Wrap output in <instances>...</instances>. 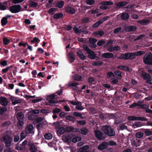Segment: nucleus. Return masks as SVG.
<instances>
[{"mask_svg": "<svg viewBox=\"0 0 152 152\" xmlns=\"http://www.w3.org/2000/svg\"><path fill=\"white\" fill-rule=\"evenodd\" d=\"M145 51H139L133 53H121L120 56L117 57V58L118 59L133 60L135 59L136 56H141L145 54Z\"/></svg>", "mask_w": 152, "mask_h": 152, "instance_id": "obj_1", "label": "nucleus"}, {"mask_svg": "<svg viewBox=\"0 0 152 152\" xmlns=\"http://www.w3.org/2000/svg\"><path fill=\"white\" fill-rule=\"evenodd\" d=\"M101 130L105 134L109 136L114 137L115 135V131L111 127L109 126H102Z\"/></svg>", "mask_w": 152, "mask_h": 152, "instance_id": "obj_2", "label": "nucleus"}, {"mask_svg": "<svg viewBox=\"0 0 152 152\" xmlns=\"http://www.w3.org/2000/svg\"><path fill=\"white\" fill-rule=\"evenodd\" d=\"M143 61L145 64L152 66V53L150 52L146 53L143 57Z\"/></svg>", "mask_w": 152, "mask_h": 152, "instance_id": "obj_3", "label": "nucleus"}, {"mask_svg": "<svg viewBox=\"0 0 152 152\" xmlns=\"http://www.w3.org/2000/svg\"><path fill=\"white\" fill-rule=\"evenodd\" d=\"M2 139L6 147L8 148L11 146L13 139L10 135H6L3 136Z\"/></svg>", "mask_w": 152, "mask_h": 152, "instance_id": "obj_4", "label": "nucleus"}, {"mask_svg": "<svg viewBox=\"0 0 152 152\" xmlns=\"http://www.w3.org/2000/svg\"><path fill=\"white\" fill-rule=\"evenodd\" d=\"M16 118L18 120L17 123L18 125L20 126H23L24 124V114L21 112L18 113L16 114Z\"/></svg>", "mask_w": 152, "mask_h": 152, "instance_id": "obj_5", "label": "nucleus"}, {"mask_svg": "<svg viewBox=\"0 0 152 152\" xmlns=\"http://www.w3.org/2000/svg\"><path fill=\"white\" fill-rule=\"evenodd\" d=\"M9 10L13 13L19 12L22 11V9L20 4L13 5L10 7Z\"/></svg>", "mask_w": 152, "mask_h": 152, "instance_id": "obj_6", "label": "nucleus"}, {"mask_svg": "<svg viewBox=\"0 0 152 152\" xmlns=\"http://www.w3.org/2000/svg\"><path fill=\"white\" fill-rule=\"evenodd\" d=\"M100 4L102 6L99 7L100 10H106L110 8V7L108 6L113 5V2L112 1H103L100 3Z\"/></svg>", "mask_w": 152, "mask_h": 152, "instance_id": "obj_7", "label": "nucleus"}, {"mask_svg": "<svg viewBox=\"0 0 152 152\" xmlns=\"http://www.w3.org/2000/svg\"><path fill=\"white\" fill-rule=\"evenodd\" d=\"M96 137L99 140H104L105 138V136L103 133L99 130H96L94 131Z\"/></svg>", "mask_w": 152, "mask_h": 152, "instance_id": "obj_8", "label": "nucleus"}, {"mask_svg": "<svg viewBox=\"0 0 152 152\" xmlns=\"http://www.w3.org/2000/svg\"><path fill=\"white\" fill-rule=\"evenodd\" d=\"M56 95L54 94H51L48 96L47 100L50 104L58 103L59 101L57 100H54Z\"/></svg>", "mask_w": 152, "mask_h": 152, "instance_id": "obj_9", "label": "nucleus"}, {"mask_svg": "<svg viewBox=\"0 0 152 152\" xmlns=\"http://www.w3.org/2000/svg\"><path fill=\"white\" fill-rule=\"evenodd\" d=\"M66 12L70 14H73L76 12L75 10L72 7L68 6L65 8Z\"/></svg>", "mask_w": 152, "mask_h": 152, "instance_id": "obj_10", "label": "nucleus"}, {"mask_svg": "<svg viewBox=\"0 0 152 152\" xmlns=\"http://www.w3.org/2000/svg\"><path fill=\"white\" fill-rule=\"evenodd\" d=\"M33 129V126L31 124H29L27 126L25 132L26 134H32Z\"/></svg>", "mask_w": 152, "mask_h": 152, "instance_id": "obj_11", "label": "nucleus"}, {"mask_svg": "<svg viewBox=\"0 0 152 152\" xmlns=\"http://www.w3.org/2000/svg\"><path fill=\"white\" fill-rule=\"evenodd\" d=\"M141 77L144 80H150L151 77L149 74L143 72L141 74Z\"/></svg>", "mask_w": 152, "mask_h": 152, "instance_id": "obj_12", "label": "nucleus"}, {"mask_svg": "<svg viewBox=\"0 0 152 152\" xmlns=\"http://www.w3.org/2000/svg\"><path fill=\"white\" fill-rule=\"evenodd\" d=\"M0 103L2 105L4 106H7L8 103L7 99L2 96L0 97Z\"/></svg>", "mask_w": 152, "mask_h": 152, "instance_id": "obj_13", "label": "nucleus"}, {"mask_svg": "<svg viewBox=\"0 0 152 152\" xmlns=\"http://www.w3.org/2000/svg\"><path fill=\"white\" fill-rule=\"evenodd\" d=\"M102 57L104 58L108 59L113 58L114 55L112 53L107 52L102 54Z\"/></svg>", "mask_w": 152, "mask_h": 152, "instance_id": "obj_14", "label": "nucleus"}, {"mask_svg": "<svg viewBox=\"0 0 152 152\" xmlns=\"http://www.w3.org/2000/svg\"><path fill=\"white\" fill-rule=\"evenodd\" d=\"M108 145V144L107 142H104L100 144L98 146V148L99 150L102 151L106 148Z\"/></svg>", "mask_w": 152, "mask_h": 152, "instance_id": "obj_15", "label": "nucleus"}, {"mask_svg": "<svg viewBox=\"0 0 152 152\" xmlns=\"http://www.w3.org/2000/svg\"><path fill=\"white\" fill-rule=\"evenodd\" d=\"M87 53L88 54V57L91 59H94L96 58L97 57L96 54L92 50L89 51L88 53Z\"/></svg>", "mask_w": 152, "mask_h": 152, "instance_id": "obj_16", "label": "nucleus"}, {"mask_svg": "<svg viewBox=\"0 0 152 152\" xmlns=\"http://www.w3.org/2000/svg\"><path fill=\"white\" fill-rule=\"evenodd\" d=\"M137 22L141 25L145 26L148 24L150 23V21L149 20L143 19L138 20Z\"/></svg>", "mask_w": 152, "mask_h": 152, "instance_id": "obj_17", "label": "nucleus"}, {"mask_svg": "<svg viewBox=\"0 0 152 152\" xmlns=\"http://www.w3.org/2000/svg\"><path fill=\"white\" fill-rule=\"evenodd\" d=\"M64 1H63L61 0L58 1L55 4V6L58 7L60 9L62 8L64 6Z\"/></svg>", "mask_w": 152, "mask_h": 152, "instance_id": "obj_18", "label": "nucleus"}, {"mask_svg": "<svg viewBox=\"0 0 152 152\" xmlns=\"http://www.w3.org/2000/svg\"><path fill=\"white\" fill-rule=\"evenodd\" d=\"M129 15L128 13L124 12L122 13L121 15V19L126 20H127L129 18Z\"/></svg>", "mask_w": 152, "mask_h": 152, "instance_id": "obj_19", "label": "nucleus"}, {"mask_svg": "<svg viewBox=\"0 0 152 152\" xmlns=\"http://www.w3.org/2000/svg\"><path fill=\"white\" fill-rule=\"evenodd\" d=\"M93 34L95 37L96 36L98 37H102L104 34V31L102 30H100L98 31H96L94 32Z\"/></svg>", "mask_w": 152, "mask_h": 152, "instance_id": "obj_20", "label": "nucleus"}, {"mask_svg": "<svg viewBox=\"0 0 152 152\" xmlns=\"http://www.w3.org/2000/svg\"><path fill=\"white\" fill-rule=\"evenodd\" d=\"M89 148L88 145L84 146L79 148L78 152H88L87 150Z\"/></svg>", "mask_w": 152, "mask_h": 152, "instance_id": "obj_21", "label": "nucleus"}, {"mask_svg": "<svg viewBox=\"0 0 152 152\" xmlns=\"http://www.w3.org/2000/svg\"><path fill=\"white\" fill-rule=\"evenodd\" d=\"M77 56L83 61L86 58V56L82 53V51L80 50L77 52Z\"/></svg>", "mask_w": 152, "mask_h": 152, "instance_id": "obj_22", "label": "nucleus"}, {"mask_svg": "<svg viewBox=\"0 0 152 152\" xmlns=\"http://www.w3.org/2000/svg\"><path fill=\"white\" fill-rule=\"evenodd\" d=\"M116 68L117 69H119L125 71H129V66L125 65L118 66H117Z\"/></svg>", "mask_w": 152, "mask_h": 152, "instance_id": "obj_23", "label": "nucleus"}, {"mask_svg": "<svg viewBox=\"0 0 152 152\" xmlns=\"http://www.w3.org/2000/svg\"><path fill=\"white\" fill-rule=\"evenodd\" d=\"M66 129L63 127L59 128L57 130V133L58 134L61 135L63 134L65 132Z\"/></svg>", "mask_w": 152, "mask_h": 152, "instance_id": "obj_24", "label": "nucleus"}, {"mask_svg": "<svg viewBox=\"0 0 152 152\" xmlns=\"http://www.w3.org/2000/svg\"><path fill=\"white\" fill-rule=\"evenodd\" d=\"M136 29V27L132 26H128L125 28V30L129 32L135 31Z\"/></svg>", "mask_w": 152, "mask_h": 152, "instance_id": "obj_25", "label": "nucleus"}, {"mask_svg": "<svg viewBox=\"0 0 152 152\" xmlns=\"http://www.w3.org/2000/svg\"><path fill=\"white\" fill-rule=\"evenodd\" d=\"M128 3L126 1H120L118 3H116L115 5L117 7H122L123 6H125L126 4H127Z\"/></svg>", "mask_w": 152, "mask_h": 152, "instance_id": "obj_26", "label": "nucleus"}, {"mask_svg": "<svg viewBox=\"0 0 152 152\" xmlns=\"http://www.w3.org/2000/svg\"><path fill=\"white\" fill-rule=\"evenodd\" d=\"M63 16V13L61 12L57 13L54 15L53 18L54 19H58L62 18Z\"/></svg>", "mask_w": 152, "mask_h": 152, "instance_id": "obj_27", "label": "nucleus"}, {"mask_svg": "<svg viewBox=\"0 0 152 152\" xmlns=\"http://www.w3.org/2000/svg\"><path fill=\"white\" fill-rule=\"evenodd\" d=\"M143 132L146 136H149L152 135V132L149 129H144Z\"/></svg>", "mask_w": 152, "mask_h": 152, "instance_id": "obj_28", "label": "nucleus"}, {"mask_svg": "<svg viewBox=\"0 0 152 152\" xmlns=\"http://www.w3.org/2000/svg\"><path fill=\"white\" fill-rule=\"evenodd\" d=\"M29 2V7L32 8L36 7L38 5V3L35 2L32 0H30Z\"/></svg>", "mask_w": 152, "mask_h": 152, "instance_id": "obj_29", "label": "nucleus"}, {"mask_svg": "<svg viewBox=\"0 0 152 152\" xmlns=\"http://www.w3.org/2000/svg\"><path fill=\"white\" fill-rule=\"evenodd\" d=\"M66 119L70 121H72V123L76 121V118L71 115H67L65 117Z\"/></svg>", "mask_w": 152, "mask_h": 152, "instance_id": "obj_30", "label": "nucleus"}, {"mask_svg": "<svg viewBox=\"0 0 152 152\" xmlns=\"http://www.w3.org/2000/svg\"><path fill=\"white\" fill-rule=\"evenodd\" d=\"M76 130L72 126H68L66 128V131L67 132H75Z\"/></svg>", "mask_w": 152, "mask_h": 152, "instance_id": "obj_31", "label": "nucleus"}, {"mask_svg": "<svg viewBox=\"0 0 152 152\" xmlns=\"http://www.w3.org/2000/svg\"><path fill=\"white\" fill-rule=\"evenodd\" d=\"M82 78V77L79 75L76 74L73 76V78L74 80L80 81L81 80Z\"/></svg>", "mask_w": 152, "mask_h": 152, "instance_id": "obj_32", "label": "nucleus"}, {"mask_svg": "<svg viewBox=\"0 0 152 152\" xmlns=\"http://www.w3.org/2000/svg\"><path fill=\"white\" fill-rule=\"evenodd\" d=\"M1 23L3 26L6 25L8 23L7 18L5 17H3L1 20Z\"/></svg>", "mask_w": 152, "mask_h": 152, "instance_id": "obj_33", "label": "nucleus"}, {"mask_svg": "<svg viewBox=\"0 0 152 152\" xmlns=\"http://www.w3.org/2000/svg\"><path fill=\"white\" fill-rule=\"evenodd\" d=\"M81 140V138L80 137L75 136L72 137V141L73 142H76L80 141Z\"/></svg>", "mask_w": 152, "mask_h": 152, "instance_id": "obj_34", "label": "nucleus"}, {"mask_svg": "<svg viewBox=\"0 0 152 152\" xmlns=\"http://www.w3.org/2000/svg\"><path fill=\"white\" fill-rule=\"evenodd\" d=\"M103 64L102 61H94L92 63V65L94 66H98L101 65Z\"/></svg>", "mask_w": 152, "mask_h": 152, "instance_id": "obj_35", "label": "nucleus"}, {"mask_svg": "<svg viewBox=\"0 0 152 152\" xmlns=\"http://www.w3.org/2000/svg\"><path fill=\"white\" fill-rule=\"evenodd\" d=\"M115 75H116L118 77V78L119 79H121L122 77V75L121 74V72L119 70H117L114 72Z\"/></svg>", "mask_w": 152, "mask_h": 152, "instance_id": "obj_36", "label": "nucleus"}, {"mask_svg": "<svg viewBox=\"0 0 152 152\" xmlns=\"http://www.w3.org/2000/svg\"><path fill=\"white\" fill-rule=\"evenodd\" d=\"M81 133L84 135H86L88 132V130L85 127H83L80 129Z\"/></svg>", "mask_w": 152, "mask_h": 152, "instance_id": "obj_37", "label": "nucleus"}, {"mask_svg": "<svg viewBox=\"0 0 152 152\" xmlns=\"http://www.w3.org/2000/svg\"><path fill=\"white\" fill-rule=\"evenodd\" d=\"M7 108L6 107H4L0 108V114L1 115H3L7 111Z\"/></svg>", "mask_w": 152, "mask_h": 152, "instance_id": "obj_38", "label": "nucleus"}, {"mask_svg": "<svg viewBox=\"0 0 152 152\" xmlns=\"http://www.w3.org/2000/svg\"><path fill=\"white\" fill-rule=\"evenodd\" d=\"M3 43L4 45H8L10 42V41L7 37H4L3 38Z\"/></svg>", "mask_w": 152, "mask_h": 152, "instance_id": "obj_39", "label": "nucleus"}, {"mask_svg": "<svg viewBox=\"0 0 152 152\" xmlns=\"http://www.w3.org/2000/svg\"><path fill=\"white\" fill-rule=\"evenodd\" d=\"M53 137V136L50 133H48L45 134L44 136L45 138L48 140L51 139Z\"/></svg>", "mask_w": 152, "mask_h": 152, "instance_id": "obj_40", "label": "nucleus"}, {"mask_svg": "<svg viewBox=\"0 0 152 152\" xmlns=\"http://www.w3.org/2000/svg\"><path fill=\"white\" fill-rule=\"evenodd\" d=\"M69 57L71 59L70 60V63H72L75 60L74 55L73 53H70L69 54Z\"/></svg>", "mask_w": 152, "mask_h": 152, "instance_id": "obj_41", "label": "nucleus"}, {"mask_svg": "<svg viewBox=\"0 0 152 152\" xmlns=\"http://www.w3.org/2000/svg\"><path fill=\"white\" fill-rule=\"evenodd\" d=\"M64 138H65V140L66 142H69L71 141V140H72V137L71 135H69V134L66 136Z\"/></svg>", "mask_w": 152, "mask_h": 152, "instance_id": "obj_42", "label": "nucleus"}, {"mask_svg": "<svg viewBox=\"0 0 152 152\" xmlns=\"http://www.w3.org/2000/svg\"><path fill=\"white\" fill-rule=\"evenodd\" d=\"M31 152H36L37 150L36 146L34 145H31L30 147Z\"/></svg>", "mask_w": 152, "mask_h": 152, "instance_id": "obj_43", "label": "nucleus"}, {"mask_svg": "<svg viewBox=\"0 0 152 152\" xmlns=\"http://www.w3.org/2000/svg\"><path fill=\"white\" fill-rule=\"evenodd\" d=\"M143 133L141 132H137L136 133L135 136L136 137L140 138L143 137Z\"/></svg>", "mask_w": 152, "mask_h": 152, "instance_id": "obj_44", "label": "nucleus"}, {"mask_svg": "<svg viewBox=\"0 0 152 152\" xmlns=\"http://www.w3.org/2000/svg\"><path fill=\"white\" fill-rule=\"evenodd\" d=\"M113 42V40L112 39H109L108 40V42L104 45V47L106 48L108 45H111Z\"/></svg>", "mask_w": 152, "mask_h": 152, "instance_id": "obj_45", "label": "nucleus"}, {"mask_svg": "<svg viewBox=\"0 0 152 152\" xmlns=\"http://www.w3.org/2000/svg\"><path fill=\"white\" fill-rule=\"evenodd\" d=\"M107 77L108 78H111L112 77H115V76L114 74L112 72H109L107 74Z\"/></svg>", "mask_w": 152, "mask_h": 152, "instance_id": "obj_46", "label": "nucleus"}, {"mask_svg": "<svg viewBox=\"0 0 152 152\" xmlns=\"http://www.w3.org/2000/svg\"><path fill=\"white\" fill-rule=\"evenodd\" d=\"M76 122L77 124L81 125H85L86 124V122L85 120L82 121H77Z\"/></svg>", "mask_w": 152, "mask_h": 152, "instance_id": "obj_47", "label": "nucleus"}, {"mask_svg": "<svg viewBox=\"0 0 152 152\" xmlns=\"http://www.w3.org/2000/svg\"><path fill=\"white\" fill-rule=\"evenodd\" d=\"M73 115L76 117H80L81 118H84V117L83 116H82V114L81 113H80L77 112H74L73 113Z\"/></svg>", "mask_w": 152, "mask_h": 152, "instance_id": "obj_48", "label": "nucleus"}, {"mask_svg": "<svg viewBox=\"0 0 152 152\" xmlns=\"http://www.w3.org/2000/svg\"><path fill=\"white\" fill-rule=\"evenodd\" d=\"M102 24L101 22L99 20L92 25V27L93 28H96Z\"/></svg>", "mask_w": 152, "mask_h": 152, "instance_id": "obj_49", "label": "nucleus"}, {"mask_svg": "<svg viewBox=\"0 0 152 152\" xmlns=\"http://www.w3.org/2000/svg\"><path fill=\"white\" fill-rule=\"evenodd\" d=\"M57 9L55 8H52L48 10V12L49 14H53L56 12Z\"/></svg>", "mask_w": 152, "mask_h": 152, "instance_id": "obj_50", "label": "nucleus"}, {"mask_svg": "<svg viewBox=\"0 0 152 152\" xmlns=\"http://www.w3.org/2000/svg\"><path fill=\"white\" fill-rule=\"evenodd\" d=\"M82 23H87L89 22V18L88 17H85L81 19Z\"/></svg>", "mask_w": 152, "mask_h": 152, "instance_id": "obj_51", "label": "nucleus"}, {"mask_svg": "<svg viewBox=\"0 0 152 152\" xmlns=\"http://www.w3.org/2000/svg\"><path fill=\"white\" fill-rule=\"evenodd\" d=\"M137 120L142 121H147L148 119L145 117H137Z\"/></svg>", "mask_w": 152, "mask_h": 152, "instance_id": "obj_52", "label": "nucleus"}, {"mask_svg": "<svg viewBox=\"0 0 152 152\" xmlns=\"http://www.w3.org/2000/svg\"><path fill=\"white\" fill-rule=\"evenodd\" d=\"M83 48L86 51L87 53H88L91 50L89 48L88 46L86 44L83 45Z\"/></svg>", "mask_w": 152, "mask_h": 152, "instance_id": "obj_53", "label": "nucleus"}, {"mask_svg": "<svg viewBox=\"0 0 152 152\" xmlns=\"http://www.w3.org/2000/svg\"><path fill=\"white\" fill-rule=\"evenodd\" d=\"M105 43V41L103 40H100L97 42V45L98 46H101L104 45Z\"/></svg>", "mask_w": 152, "mask_h": 152, "instance_id": "obj_54", "label": "nucleus"}, {"mask_svg": "<svg viewBox=\"0 0 152 152\" xmlns=\"http://www.w3.org/2000/svg\"><path fill=\"white\" fill-rule=\"evenodd\" d=\"M40 112L42 114H47L50 113V110L48 109H41L40 110Z\"/></svg>", "mask_w": 152, "mask_h": 152, "instance_id": "obj_55", "label": "nucleus"}, {"mask_svg": "<svg viewBox=\"0 0 152 152\" xmlns=\"http://www.w3.org/2000/svg\"><path fill=\"white\" fill-rule=\"evenodd\" d=\"M61 111V109L56 108L53 110L52 113H53L54 114H55L59 113Z\"/></svg>", "mask_w": 152, "mask_h": 152, "instance_id": "obj_56", "label": "nucleus"}, {"mask_svg": "<svg viewBox=\"0 0 152 152\" xmlns=\"http://www.w3.org/2000/svg\"><path fill=\"white\" fill-rule=\"evenodd\" d=\"M73 30L75 31V33L76 34L80 33L81 31L83 32L81 29H79L78 28L74 27L73 28Z\"/></svg>", "mask_w": 152, "mask_h": 152, "instance_id": "obj_57", "label": "nucleus"}, {"mask_svg": "<svg viewBox=\"0 0 152 152\" xmlns=\"http://www.w3.org/2000/svg\"><path fill=\"white\" fill-rule=\"evenodd\" d=\"M142 102L140 101H139L138 102L137 106L140 107L141 108L143 109H146V108L144 107V105L142 104Z\"/></svg>", "mask_w": 152, "mask_h": 152, "instance_id": "obj_58", "label": "nucleus"}, {"mask_svg": "<svg viewBox=\"0 0 152 152\" xmlns=\"http://www.w3.org/2000/svg\"><path fill=\"white\" fill-rule=\"evenodd\" d=\"M88 81L89 83L91 85L94 84L93 82H94L95 80L93 77H89L88 78Z\"/></svg>", "mask_w": 152, "mask_h": 152, "instance_id": "obj_59", "label": "nucleus"}, {"mask_svg": "<svg viewBox=\"0 0 152 152\" xmlns=\"http://www.w3.org/2000/svg\"><path fill=\"white\" fill-rule=\"evenodd\" d=\"M81 105L82 104H80V105H77L75 107V109L77 110L80 111L83 110L84 109V108Z\"/></svg>", "mask_w": 152, "mask_h": 152, "instance_id": "obj_60", "label": "nucleus"}, {"mask_svg": "<svg viewBox=\"0 0 152 152\" xmlns=\"http://www.w3.org/2000/svg\"><path fill=\"white\" fill-rule=\"evenodd\" d=\"M108 118L110 119H115L116 118V117L114 114H108Z\"/></svg>", "mask_w": 152, "mask_h": 152, "instance_id": "obj_61", "label": "nucleus"}, {"mask_svg": "<svg viewBox=\"0 0 152 152\" xmlns=\"http://www.w3.org/2000/svg\"><path fill=\"white\" fill-rule=\"evenodd\" d=\"M145 37V35L143 34H141L137 37L134 39L135 41Z\"/></svg>", "mask_w": 152, "mask_h": 152, "instance_id": "obj_62", "label": "nucleus"}, {"mask_svg": "<svg viewBox=\"0 0 152 152\" xmlns=\"http://www.w3.org/2000/svg\"><path fill=\"white\" fill-rule=\"evenodd\" d=\"M108 145L110 146H116L117 145V143L113 141L110 140L108 142Z\"/></svg>", "mask_w": 152, "mask_h": 152, "instance_id": "obj_63", "label": "nucleus"}, {"mask_svg": "<svg viewBox=\"0 0 152 152\" xmlns=\"http://www.w3.org/2000/svg\"><path fill=\"white\" fill-rule=\"evenodd\" d=\"M39 42L40 40L38 38L36 37H34L33 40L31 41V43H34L36 42L37 43H38Z\"/></svg>", "mask_w": 152, "mask_h": 152, "instance_id": "obj_64", "label": "nucleus"}]
</instances>
